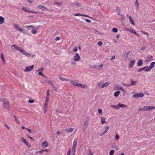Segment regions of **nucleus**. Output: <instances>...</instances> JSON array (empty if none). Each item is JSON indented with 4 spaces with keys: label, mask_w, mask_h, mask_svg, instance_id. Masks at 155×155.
Returning a JSON list of instances; mask_svg holds the SVG:
<instances>
[{
    "label": "nucleus",
    "mask_w": 155,
    "mask_h": 155,
    "mask_svg": "<svg viewBox=\"0 0 155 155\" xmlns=\"http://www.w3.org/2000/svg\"><path fill=\"white\" fill-rule=\"evenodd\" d=\"M77 139L75 138L73 142V145L72 149V151L73 152V155H75V152L76 150V147L77 144Z\"/></svg>",
    "instance_id": "nucleus-1"
},
{
    "label": "nucleus",
    "mask_w": 155,
    "mask_h": 155,
    "mask_svg": "<svg viewBox=\"0 0 155 155\" xmlns=\"http://www.w3.org/2000/svg\"><path fill=\"white\" fill-rule=\"evenodd\" d=\"M13 27L15 30L20 31L23 33H25L26 32V31L25 29L20 28L18 25L17 24H13Z\"/></svg>",
    "instance_id": "nucleus-2"
},
{
    "label": "nucleus",
    "mask_w": 155,
    "mask_h": 155,
    "mask_svg": "<svg viewBox=\"0 0 155 155\" xmlns=\"http://www.w3.org/2000/svg\"><path fill=\"white\" fill-rule=\"evenodd\" d=\"M4 103L3 104V105L4 107L8 110L10 109V104L8 101H3Z\"/></svg>",
    "instance_id": "nucleus-3"
},
{
    "label": "nucleus",
    "mask_w": 155,
    "mask_h": 155,
    "mask_svg": "<svg viewBox=\"0 0 155 155\" xmlns=\"http://www.w3.org/2000/svg\"><path fill=\"white\" fill-rule=\"evenodd\" d=\"M154 64H155V61L151 63L149 66V68H147L145 70V71L147 72L150 71L154 67H155Z\"/></svg>",
    "instance_id": "nucleus-4"
},
{
    "label": "nucleus",
    "mask_w": 155,
    "mask_h": 155,
    "mask_svg": "<svg viewBox=\"0 0 155 155\" xmlns=\"http://www.w3.org/2000/svg\"><path fill=\"white\" fill-rule=\"evenodd\" d=\"M22 10L26 12H30L33 13H36L37 12L34 11L29 10L28 8H27L23 7H22Z\"/></svg>",
    "instance_id": "nucleus-5"
},
{
    "label": "nucleus",
    "mask_w": 155,
    "mask_h": 155,
    "mask_svg": "<svg viewBox=\"0 0 155 155\" xmlns=\"http://www.w3.org/2000/svg\"><path fill=\"white\" fill-rule=\"evenodd\" d=\"M34 67V65L27 66L24 70V71L25 72L30 71Z\"/></svg>",
    "instance_id": "nucleus-6"
},
{
    "label": "nucleus",
    "mask_w": 155,
    "mask_h": 155,
    "mask_svg": "<svg viewBox=\"0 0 155 155\" xmlns=\"http://www.w3.org/2000/svg\"><path fill=\"white\" fill-rule=\"evenodd\" d=\"M144 96L143 94L141 92L136 94L133 95V97L135 98H138L139 97H142Z\"/></svg>",
    "instance_id": "nucleus-7"
},
{
    "label": "nucleus",
    "mask_w": 155,
    "mask_h": 155,
    "mask_svg": "<svg viewBox=\"0 0 155 155\" xmlns=\"http://www.w3.org/2000/svg\"><path fill=\"white\" fill-rule=\"evenodd\" d=\"M81 58L78 53H77L75 54L74 56L73 59L74 61H78Z\"/></svg>",
    "instance_id": "nucleus-8"
},
{
    "label": "nucleus",
    "mask_w": 155,
    "mask_h": 155,
    "mask_svg": "<svg viewBox=\"0 0 155 155\" xmlns=\"http://www.w3.org/2000/svg\"><path fill=\"white\" fill-rule=\"evenodd\" d=\"M12 46L15 49L21 52L23 49L22 48L19 47L15 45H12Z\"/></svg>",
    "instance_id": "nucleus-9"
},
{
    "label": "nucleus",
    "mask_w": 155,
    "mask_h": 155,
    "mask_svg": "<svg viewBox=\"0 0 155 155\" xmlns=\"http://www.w3.org/2000/svg\"><path fill=\"white\" fill-rule=\"evenodd\" d=\"M126 30L128 31H129V32L132 33L133 34L136 35L138 37H139V35L138 34H137L136 32L133 29H127Z\"/></svg>",
    "instance_id": "nucleus-10"
},
{
    "label": "nucleus",
    "mask_w": 155,
    "mask_h": 155,
    "mask_svg": "<svg viewBox=\"0 0 155 155\" xmlns=\"http://www.w3.org/2000/svg\"><path fill=\"white\" fill-rule=\"evenodd\" d=\"M21 53L23 54V55L28 57H30L31 56V54H29V53L26 51L25 50H24L23 49L22 50Z\"/></svg>",
    "instance_id": "nucleus-11"
},
{
    "label": "nucleus",
    "mask_w": 155,
    "mask_h": 155,
    "mask_svg": "<svg viewBox=\"0 0 155 155\" xmlns=\"http://www.w3.org/2000/svg\"><path fill=\"white\" fill-rule=\"evenodd\" d=\"M21 140L22 142L25 143L28 147H31V144L28 142L26 141V140L24 138H21Z\"/></svg>",
    "instance_id": "nucleus-12"
},
{
    "label": "nucleus",
    "mask_w": 155,
    "mask_h": 155,
    "mask_svg": "<svg viewBox=\"0 0 155 155\" xmlns=\"http://www.w3.org/2000/svg\"><path fill=\"white\" fill-rule=\"evenodd\" d=\"M88 120H87L85 121H84L83 122V123L84 124V126H83V128L84 130H85L86 129L87 127L88 124Z\"/></svg>",
    "instance_id": "nucleus-13"
},
{
    "label": "nucleus",
    "mask_w": 155,
    "mask_h": 155,
    "mask_svg": "<svg viewBox=\"0 0 155 155\" xmlns=\"http://www.w3.org/2000/svg\"><path fill=\"white\" fill-rule=\"evenodd\" d=\"M153 58V57L152 56H148L146 58L145 61L147 62H149Z\"/></svg>",
    "instance_id": "nucleus-14"
},
{
    "label": "nucleus",
    "mask_w": 155,
    "mask_h": 155,
    "mask_svg": "<svg viewBox=\"0 0 155 155\" xmlns=\"http://www.w3.org/2000/svg\"><path fill=\"white\" fill-rule=\"evenodd\" d=\"M78 86L81 87V88L84 89H86L87 88V86L86 85L82 84L80 83H79V84H78Z\"/></svg>",
    "instance_id": "nucleus-15"
},
{
    "label": "nucleus",
    "mask_w": 155,
    "mask_h": 155,
    "mask_svg": "<svg viewBox=\"0 0 155 155\" xmlns=\"http://www.w3.org/2000/svg\"><path fill=\"white\" fill-rule=\"evenodd\" d=\"M130 51H128L125 53L124 55V58L125 60H127V59L129 54L130 53Z\"/></svg>",
    "instance_id": "nucleus-16"
},
{
    "label": "nucleus",
    "mask_w": 155,
    "mask_h": 155,
    "mask_svg": "<svg viewBox=\"0 0 155 155\" xmlns=\"http://www.w3.org/2000/svg\"><path fill=\"white\" fill-rule=\"evenodd\" d=\"M37 7L39 9H41L42 10H48V8L47 7L41 5H38Z\"/></svg>",
    "instance_id": "nucleus-17"
},
{
    "label": "nucleus",
    "mask_w": 155,
    "mask_h": 155,
    "mask_svg": "<svg viewBox=\"0 0 155 155\" xmlns=\"http://www.w3.org/2000/svg\"><path fill=\"white\" fill-rule=\"evenodd\" d=\"M44 108V113H45L48 109V104H46L45 103L43 106Z\"/></svg>",
    "instance_id": "nucleus-18"
},
{
    "label": "nucleus",
    "mask_w": 155,
    "mask_h": 155,
    "mask_svg": "<svg viewBox=\"0 0 155 155\" xmlns=\"http://www.w3.org/2000/svg\"><path fill=\"white\" fill-rule=\"evenodd\" d=\"M135 62V60H131L130 61V64L129 65V67L130 68H132L134 66Z\"/></svg>",
    "instance_id": "nucleus-19"
},
{
    "label": "nucleus",
    "mask_w": 155,
    "mask_h": 155,
    "mask_svg": "<svg viewBox=\"0 0 155 155\" xmlns=\"http://www.w3.org/2000/svg\"><path fill=\"white\" fill-rule=\"evenodd\" d=\"M143 64V61L142 60L140 59L139 60L137 63V65L138 66H141Z\"/></svg>",
    "instance_id": "nucleus-20"
},
{
    "label": "nucleus",
    "mask_w": 155,
    "mask_h": 155,
    "mask_svg": "<svg viewBox=\"0 0 155 155\" xmlns=\"http://www.w3.org/2000/svg\"><path fill=\"white\" fill-rule=\"evenodd\" d=\"M130 81L131 82V83L130 84V86L135 85L137 83V81H134L132 79H131L130 80Z\"/></svg>",
    "instance_id": "nucleus-21"
},
{
    "label": "nucleus",
    "mask_w": 155,
    "mask_h": 155,
    "mask_svg": "<svg viewBox=\"0 0 155 155\" xmlns=\"http://www.w3.org/2000/svg\"><path fill=\"white\" fill-rule=\"evenodd\" d=\"M70 81L71 82V84L73 85L74 86H78V84H79V83L74 81Z\"/></svg>",
    "instance_id": "nucleus-22"
},
{
    "label": "nucleus",
    "mask_w": 155,
    "mask_h": 155,
    "mask_svg": "<svg viewBox=\"0 0 155 155\" xmlns=\"http://www.w3.org/2000/svg\"><path fill=\"white\" fill-rule=\"evenodd\" d=\"M41 146L43 147H47L48 146V143L47 142L44 141L42 143Z\"/></svg>",
    "instance_id": "nucleus-23"
},
{
    "label": "nucleus",
    "mask_w": 155,
    "mask_h": 155,
    "mask_svg": "<svg viewBox=\"0 0 155 155\" xmlns=\"http://www.w3.org/2000/svg\"><path fill=\"white\" fill-rule=\"evenodd\" d=\"M129 21L132 24L134 25H135L134 21L130 16H129Z\"/></svg>",
    "instance_id": "nucleus-24"
},
{
    "label": "nucleus",
    "mask_w": 155,
    "mask_h": 155,
    "mask_svg": "<svg viewBox=\"0 0 155 155\" xmlns=\"http://www.w3.org/2000/svg\"><path fill=\"white\" fill-rule=\"evenodd\" d=\"M97 84L99 88H102V85L103 84L102 83L101 81H97Z\"/></svg>",
    "instance_id": "nucleus-25"
},
{
    "label": "nucleus",
    "mask_w": 155,
    "mask_h": 155,
    "mask_svg": "<svg viewBox=\"0 0 155 155\" xmlns=\"http://www.w3.org/2000/svg\"><path fill=\"white\" fill-rule=\"evenodd\" d=\"M5 19L2 16H0V24H2L4 23Z\"/></svg>",
    "instance_id": "nucleus-26"
},
{
    "label": "nucleus",
    "mask_w": 155,
    "mask_h": 155,
    "mask_svg": "<svg viewBox=\"0 0 155 155\" xmlns=\"http://www.w3.org/2000/svg\"><path fill=\"white\" fill-rule=\"evenodd\" d=\"M119 107H120L123 108H127V105L120 103H119Z\"/></svg>",
    "instance_id": "nucleus-27"
},
{
    "label": "nucleus",
    "mask_w": 155,
    "mask_h": 155,
    "mask_svg": "<svg viewBox=\"0 0 155 155\" xmlns=\"http://www.w3.org/2000/svg\"><path fill=\"white\" fill-rule=\"evenodd\" d=\"M109 85V82H106V83L104 84H103L102 85V88H103L105 87H107Z\"/></svg>",
    "instance_id": "nucleus-28"
},
{
    "label": "nucleus",
    "mask_w": 155,
    "mask_h": 155,
    "mask_svg": "<svg viewBox=\"0 0 155 155\" xmlns=\"http://www.w3.org/2000/svg\"><path fill=\"white\" fill-rule=\"evenodd\" d=\"M120 93V91H117L114 92V95L115 97H117L118 96L119 94Z\"/></svg>",
    "instance_id": "nucleus-29"
},
{
    "label": "nucleus",
    "mask_w": 155,
    "mask_h": 155,
    "mask_svg": "<svg viewBox=\"0 0 155 155\" xmlns=\"http://www.w3.org/2000/svg\"><path fill=\"white\" fill-rule=\"evenodd\" d=\"M147 111H149L152 109H154L155 108V107L152 106H147Z\"/></svg>",
    "instance_id": "nucleus-30"
},
{
    "label": "nucleus",
    "mask_w": 155,
    "mask_h": 155,
    "mask_svg": "<svg viewBox=\"0 0 155 155\" xmlns=\"http://www.w3.org/2000/svg\"><path fill=\"white\" fill-rule=\"evenodd\" d=\"M75 61H72L71 63V67H73L76 64V62Z\"/></svg>",
    "instance_id": "nucleus-31"
},
{
    "label": "nucleus",
    "mask_w": 155,
    "mask_h": 155,
    "mask_svg": "<svg viewBox=\"0 0 155 155\" xmlns=\"http://www.w3.org/2000/svg\"><path fill=\"white\" fill-rule=\"evenodd\" d=\"M109 129V127L107 126V127H106L105 128V130L102 135L104 134V133L107 132Z\"/></svg>",
    "instance_id": "nucleus-32"
},
{
    "label": "nucleus",
    "mask_w": 155,
    "mask_h": 155,
    "mask_svg": "<svg viewBox=\"0 0 155 155\" xmlns=\"http://www.w3.org/2000/svg\"><path fill=\"white\" fill-rule=\"evenodd\" d=\"M26 27L27 28L28 30H29L30 29H33L34 28V26L33 25L27 26Z\"/></svg>",
    "instance_id": "nucleus-33"
},
{
    "label": "nucleus",
    "mask_w": 155,
    "mask_h": 155,
    "mask_svg": "<svg viewBox=\"0 0 155 155\" xmlns=\"http://www.w3.org/2000/svg\"><path fill=\"white\" fill-rule=\"evenodd\" d=\"M135 4L136 5V9L137 11H138L139 9V3L138 2H135Z\"/></svg>",
    "instance_id": "nucleus-34"
},
{
    "label": "nucleus",
    "mask_w": 155,
    "mask_h": 155,
    "mask_svg": "<svg viewBox=\"0 0 155 155\" xmlns=\"http://www.w3.org/2000/svg\"><path fill=\"white\" fill-rule=\"evenodd\" d=\"M101 123L102 124H104V123L106 122V121H105V118L104 117H101Z\"/></svg>",
    "instance_id": "nucleus-35"
},
{
    "label": "nucleus",
    "mask_w": 155,
    "mask_h": 155,
    "mask_svg": "<svg viewBox=\"0 0 155 155\" xmlns=\"http://www.w3.org/2000/svg\"><path fill=\"white\" fill-rule=\"evenodd\" d=\"M45 82H47V83H48V84H49L51 86H54L53 83L52 82H51V81L50 80H49V81H45Z\"/></svg>",
    "instance_id": "nucleus-36"
},
{
    "label": "nucleus",
    "mask_w": 155,
    "mask_h": 155,
    "mask_svg": "<svg viewBox=\"0 0 155 155\" xmlns=\"http://www.w3.org/2000/svg\"><path fill=\"white\" fill-rule=\"evenodd\" d=\"M59 79L61 81H67V80L66 79H65V78H64L61 77H59Z\"/></svg>",
    "instance_id": "nucleus-37"
},
{
    "label": "nucleus",
    "mask_w": 155,
    "mask_h": 155,
    "mask_svg": "<svg viewBox=\"0 0 155 155\" xmlns=\"http://www.w3.org/2000/svg\"><path fill=\"white\" fill-rule=\"evenodd\" d=\"M49 100V97H46L45 99V104H48Z\"/></svg>",
    "instance_id": "nucleus-38"
},
{
    "label": "nucleus",
    "mask_w": 155,
    "mask_h": 155,
    "mask_svg": "<svg viewBox=\"0 0 155 155\" xmlns=\"http://www.w3.org/2000/svg\"><path fill=\"white\" fill-rule=\"evenodd\" d=\"M114 150H110L109 152L110 155H112L114 154Z\"/></svg>",
    "instance_id": "nucleus-39"
},
{
    "label": "nucleus",
    "mask_w": 155,
    "mask_h": 155,
    "mask_svg": "<svg viewBox=\"0 0 155 155\" xmlns=\"http://www.w3.org/2000/svg\"><path fill=\"white\" fill-rule=\"evenodd\" d=\"M121 87V86H120L119 85H116V86L115 87V88H116V90H120Z\"/></svg>",
    "instance_id": "nucleus-40"
},
{
    "label": "nucleus",
    "mask_w": 155,
    "mask_h": 155,
    "mask_svg": "<svg viewBox=\"0 0 155 155\" xmlns=\"http://www.w3.org/2000/svg\"><path fill=\"white\" fill-rule=\"evenodd\" d=\"M112 31L114 32V33H116V32H117V31H118V30H117V28H113L112 29Z\"/></svg>",
    "instance_id": "nucleus-41"
},
{
    "label": "nucleus",
    "mask_w": 155,
    "mask_h": 155,
    "mask_svg": "<svg viewBox=\"0 0 155 155\" xmlns=\"http://www.w3.org/2000/svg\"><path fill=\"white\" fill-rule=\"evenodd\" d=\"M98 113L100 114H101L102 113V111L101 109H98L97 110Z\"/></svg>",
    "instance_id": "nucleus-42"
},
{
    "label": "nucleus",
    "mask_w": 155,
    "mask_h": 155,
    "mask_svg": "<svg viewBox=\"0 0 155 155\" xmlns=\"http://www.w3.org/2000/svg\"><path fill=\"white\" fill-rule=\"evenodd\" d=\"M37 30L36 29L33 30L31 31V32L32 34H35L37 33Z\"/></svg>",
    "instance_id": "nucleus-43"
},
{
    "label": "nucleus",
    "mask_w": 155,
    "mask_h": 155,
    "mask_svg": "<svg viewBox=\"0 0 155 155\" xmlns=\"http://www.w3.org/2000/svg\"><path fill=\"white\" fill-rule=\"evenodd\" d=\"M74 128H68V132H72L74 130Z\"/></svg>",
    "instance_id": "nucleus-44"
},
{
    "label": "nucleus",
    "mask_w": 155,
    "mask_h": 155,
    "mask_svg": "<svg viewBox=\"0 0 155 155\" xmlns=\"http://www.w3.org/2000/svg\"><path fill=\"white\" fill-rule=\"evenodd\" d=\"M38 74L39 75H41L43 77H45V78H47V77H45V76L42 74V72H39Z\"/></svg>",
    "instance_id": "nucleus-45"
},
{
    "label": "nucleus",
    "mask_w": 155,
    "mask_h": 155,
    "mask_svg": "<svg viewBox=\"0 0 155 155\" xmlns=\"http://www.w3.org/2000/svg\"><path fill=\"white\" fill-rule=\"evenodd\" d=\"M141 32H142V33L145 35H147V37H148V34L147 33V32H146L145 31H141Z\"/></svg>",
    "instance_id": "nucleus-46"
},
{
    "label": "nucleus",
    "mask_w": 155,
    "mask_h": 155,
    "mask_svg": "<svg viewBox=\"0 0 155 155\" xmlns=\"http://www.w3.org/2000/svg\"><path fill=\"white\" fill-rule=\"evenodd\" d=\"M123 84L125 87H129L130 86V84Z\"/></svg>",
    "instance_id": "nucleus-47"
},
{
    "label": "nucleus",
    "mask_w": 155,
    "mask_h": 155,
    "mask_svg": "<svg viewBox=\"0 0 155 155\" xmlns=\"http://www.w3.org/2000/svg\"><path fill=\"white\" fill-rule=\"evenodd\" d=\"M88 151L89 152V153L90 155H93V153L92 152L91 150L90 149H88Z\"/></svg>",
    "instance_id": "nucleus-48"
},
{
    "label": "nucleus",
    "mask_w": 155,
    "mask_h": 155,
    "mask_svg": "<svg viewBox=\"0 0 155 155\" xmlns=\"http://www.w3.org/2000/svg\"><path fill=\"white\" fill-rule=\"evenodd\" d=\"M35 101V100L33 99L32 100H28V102L30 103H32Z\"/></svg>",
    "instance_id": "nucleus-49"
},
{
    "label": "nucleus",
    "mask_w": 155,
    "mask_h": 155,
    "mask_svg": "<svg viewBox=\"0 0 155 155\" xmlns=\"http://www.w3.org/2000/svg\"><path fill=\"white\" fill-rule=\"evenodd\" d=\"M144 69H145V68H140V69H139L138 70V72H140L144 70Z\"/></svg>",
    "instance_id": "nucleus-50"
},
{
    "label": "nucleus",
    "mask_w": 155,
    "mask_h": 155,
    "mask_svg": "<svg viewBox=\"0 0 155 155\" xmlns=\"http://www.w3.org/2000/svg\"><path fill=\"white\" fill-rule=\"evenodd\" d=\"M74 15H75L76 16H82V14H75Z\"/></svg>",
    "instance_id": "nucleus-51"
},
{
    "label": "nucleus",
    "mask_w": 155,
    "mask_h": 155,
    "mask_svg": "<svg viewBox=\"0 0 155 155\" xmlns=\"http://www.w3.org/2000/svg\"><path fill=\"white\" fill-rule=\"evenodd\" d=\"M102 44L103 42L101 41H99L98 42V45L100 46H101L102 45Z\"/></svg>",
    "instance_id": "nucleus-52"
},
{
    "label": "nucleus",
    "mask_w": 155,
    "mask_h": 155,
    "mask_svg": "<svg viewBox=\"0 0 155 155\" xmlns=\"http://www.w3.org/2000/svg\"><path fill=\"white\" fill-rule=\"evenodd\" d=\"M5 126L8 130H10V127L8 126L6 124H5Z\"/></svg>",
    "instance_id": "nucleus-53"
},
{
    "label": "nucleus",
    "mask_w": 155,
    "mask_h": 155,
    "mask_svg": "<svg viewBox=\"0 0 155 155\" xmlns=\"http://www.w3.org/2000/svg\"><path fill=\"white\" fill-rule=\"evenodd\" d=\"M26 129L28 130V131L29 132V133H31L32 132V131L30 129H29L28 128H26Z\"/></svg>",
    "instance_id": "nucleus-54"
},
{
    "label": "nucleus",
    "mask_w": 155,
    "mask_h": 155,
    "mask_svg": "<svg viewBox=\"0 0 155 155\" xmlns=\"http://www.w3.org/2000/svg\"><path fill=\"white\" fill-rule=\"evenodd\" d=\"M120 90H121V91H122L123 92H124V93L126 92V91L124 90V88L122 87H121Z\"/></svg>",
    "instance_id": "nucleus-55"
},
{
    "label": "nucleus",
    "mask_w": 155,
    "mask_h": 155,
    "mask_svg": "<svg viewBox=\"0 0 155 155\" xmlns=\"http://www.w3.org/2000/svg\"><path fill=\"white\" fill-rule=\"evenodd\" d=\"M115 108H116V109H120L119 106V104L117 105H116L115 106Z\"/></svg>",
    "instance_id": "nucleus-56"
},
{
    "label": "nucleus",
    "mask_w": 155,
    "mask_h": 155,
    "mask_svg": "<svg viewBox=\"0 0 155 155\" xmlns=\"http://www.w3.org/2000/svg\"><path fill=\"white\" fill-rule=\"evenodd\" d=\"M13 117L15 119V120L16 122H17L18 121L16 117V116L15 115H14L13 116Z\"/></svg>",
    "instance_id": "nucleus-57"
},
{
    "label": "nucleus",
    "mask_w": 155,
    "mask_h": 155,
    "mask_svg": "<svg viewBox=\"0 0 155 155\" xmlns=\"http://www.w3.org/2000/svg\"><path fill=\"white\" fill-rule=\"evenodd\" d=\"M61 38L60 37H57L56 38H55V40L56 41H58V40H60Z\"/></svg>",
    "instance_id": "nucleus-58"
},
{
    "label": "nucleus",
    "mask_w": 155,
    "mask_h": 155,
    "mask_svg": "<svg viewBox=\"0 0 155 155\" xmlns=\"http://www.w3.org/2000/svg\"><path fill=\"white\" fill-rule=\"evenodd\" d=\"M143 110H144H144H147V106H144V107H143Z\"/></svg>",
    "instance_id": "nucleus-59"
},
{
    "label": "nucleus",
    "mask_w": 155,
    "mask_h": 155,
    "mask_svg": "<svg viewBox=\"0 0 155 155\" xmlns=\"http://www.w3.org/2000/svg\"><path fill=\"white\" fill-rule=\"evenodd\" d=\"M5 100V98H0V101L3 102Z\"/></svg>",
    "instance_id": "nucleus-60"
},
{
    "label": "nucleus",
    "mask_w": 155,
    "mask_h": 155,
    "mask_svg": "<svg viewBox=\"0 0 155 155\" xmlns=\"http://www.w3.org/2000/svg\"><path fill=\"white\" fill-rule=\"evenodd\" d=\"M54 4H55V5H61V3L58 2H54Z\"/></svg>",
    "instance_id": "nucleus-61"
},
{
    "label": "nucleus",
    "mask_w": 155,
    "mask_h": 155,
    "mask_svg": "<svg viewBox=\"0 0 155 155\" xmlns=\"http://www.w3.org/2000/svg\"><path fill=\"white\" fill-rule=\"evenodd\" d=\"M115 138L117 140H118L119 139V136L117 134L116 135V136H115Z\"/></svg>",
    "instance_id": "nucleus-62"
},
{
    "label": "nucleus",
    "mask_w": 155,
    "mask_h": 155,
    "mask_svg": "<svg viewBox=\"0 0 155 155\" xmlns=\"http://www.w3.org/2000/svg\"><path fill=\"white\" fill-rule=\"evenodd\" d=\"M121 16L122 17V18H121V20L122 21L124 20V16L123 15H121Z\"/></svg>",
    "instance_id": "nucleus-63"
},
{
    "label": "nucleus",
    "mask_w": 155,
    "mask_h": 155,
    "mask_svg": "<svg viewBox=\"0 0 155 155\" xmlns=\"http://www.w3.org/2000/svg\"><path fill=\"white\" fill-rule=\"evenodd\" d=\"M139 111H144V110H143V108H141V107H140L139 108Z\"/></svg>",
    "instance_id": "nucleus-64"
}]
</instances>
